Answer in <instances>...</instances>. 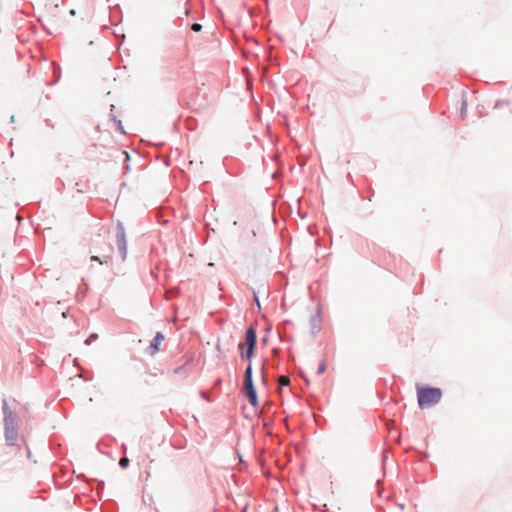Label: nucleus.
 <instances>
[{"instance_id":"1","label":"nucleus","mask_w":512,"mask_h":512,"mask_svg":"<svg viewBox=\"0 0 512 512\" xmlns=\"http://www.w3.org/2000/svg\"><path fill=\"white\" fill-rule=\"evenodd\" d=\"M442 397L439 388L417 386V398L419 406L424 409L437 404Z\"/></svg>"},{"instance_id":"2","label":"nucleus","mask_w":512,"mask_h":512,"mask_svg":"<svg viewBox=\"0 0 512 512\" xmlns=\"http://www.w3.org/2000/svg\"><path fill=\"white\" fill-rule=\"evenodd\" d=\"M243 392L249 403L256 407L258 405L257 393L253 384L252 378V365L248 364L244 375V388Z\"/></svg>"},{"instance_id":"3","label":"nucleus","mask_w":512,"mask_h":512,"mask_svg":"<svg viewBox=\"0 0 512 512\" xmlns=\"http://www.w3.org/2000/svg\"><path fill=\"white\" fill-rule=\"evenodd\" d=\"M99 248V252L103 254L104 260H101L98 256H91V261H98L100 264H104L108 262V259H111L110 252L112 251V247L110 244H107L104 239H101L98 236L97 239L93 241Z\"/></svg>"},{"instance_id":"4","label":"nucleus","mask_w":512,"mask_h":512,"mask_svg":"<svg viewBox=\"0 0 512 512\" xmlns=\"http://www.w3.org/2000/svg\"><path fill=\"white\" fill-rule=\"evenodd\" d=\"M256 341L257 336L255 329L252 327L248 328L245 336V344L247 345V350L245 353H242V357H246L247 359L252 358Z\"/></svg>"},{"instance_id":"5","label":"nucleus","mask_w":512,"mask_h":512,"mask_svg":"<svg viewBox=\"0 0 512 512\" xmlns=\"http://www.w3.org/2000/svg\"><path fill=\"white\" fill-rule=\"evenodd\" d=\"M116 239H117V245L121 252L122 258H126L127 254V243H126V236L125 231L122 226H119L116 233Z\"/></svg>"},{"instance_id":"6","label":"nucleus","mask_w":512,"mask_h":512,"mask_svg":"<svg viewBox=\"0 0 512 512\" xmlns=\"http://www.w3.org/2000/svg\"><path fill=\"white\" fill-rule=\"evenodd\" d=\"M160 340V332H157L151 345L148 347L147 352L149 355L154 356L158 351V342Z\"/></svg>"},{"instance_id":"7","label":"nucleus","mask_w":512,"mask_h":512,"mask_svg":"<svg viewBox=\"0 0 512 512\" xmlns=\"http://www.w3.org/2000/svg\"><path fill=\"white\" fill-rule=\"evenodd\" d=\"M16 438V433L14 431V428H10L8 424H6V439L10 442V444H13Z\"/></svg>"},{"instance_id":"8","label":"nucleus","mask_w":512,"mask_h":512,"mask_svg":"<svg viewBox=\"0 0 512 512\" xmlns=\"http://www.w3.org/2000/svg\"><path fill=\"white\" fill-rule=\"evenodd\" d=\"M112 122L116 130H118L120 133H125L124 128L122 126V122L120 120L118 121L115 118H113Z\"/></svg>"},{"instance_id":"9","label":"nucleus","mask_w":512,"mask_h":512,"mask_svg":"<svg viewBox=\"0 0 512 512\" xmlns=\"http://www.w3.org/2000/svg\"><path fill=\"white\" fill-rule=\"evenodd\" d=\"M279 384L281 386H288L290 384V379L287 376H281L279 378Z\"/></svg>"},{"instance_id":"10","label":"nucleus","mask_w":512,"mask_h":512,"mask_svg":"<svg viewBox=\"0 0 512 512\" xmlns=\"http://www.w3.org/2000/svg\"><path fill=\"white\" fill-rule=\"evenodd\" d=\"M129 464V459L127 457H123L120 459L119 461V465L122 467V468H126Z\"/></svg>"},{"instance_id":"11","label":"nucleus","mask_w":512,"mask_h":512,"mask_svg":"<svg viewBox=\"0 0 512 512\" xmlns=\"http://www.w3.org/2000/svg\"><path fill=\"white\" fill-rule=\"evenodd\" d=\"M191 28L193 31L199 32L202 29V26L198 23H194Z\"/></svg>"},{"instance_id":"12","label":"nucleus","mask_w":512,"mask_h":512,"mask_svg":"<svg viewBox=\"0 0 512 512\" xmlns=\"http://www.w3.org/2000/svg\"><path fill=\"white\" fill-rule=\"evenodd\" d=\"M325 369H326L325 364H324V363H321V364L319 365V368H318V374H322V373H324Z\"/></svg>"},{"instance_id":"13","label":"nucleus","mask_w":512,"mask_h":512,"mask_svg":"<svg viewBox=\"0 0 512 512\" xmlns=\"http://www.w3.org/2000/svg\"><path fill=\"white\" fill-rule=\"evenodd\" d=\"M97 335H91L89 339L86 340V344H90L91 343V340H94V338H96Z\"/></svg>"},{"instance_id":"14","label":"nucleus","mask_w":512,"mask_h":512,"mask_svg":"<svg viewBox=\"0 0 512 512\" xmlns=\"http://www.w3.org/2000/svg\"><path fill=\"white\" fill-rule=\"evenodd\" d=\"M123 153H124L126 159L128 160L129 159V154L127 152H123Z\"/></svg>"},{"instance_id":"15","label":"nucleus","mask_w":512,"mask_h":512,"mask_svg":"<svg viewBox=\"0 0 512 512\" xmlns=\"http://www.w3.org/2000/svg\"><path fill=\"white\" fill-rule=\"evenodd\" d=\"M244 344L240 343L239 348H243Z\"/></svg>"}]
</instances>
